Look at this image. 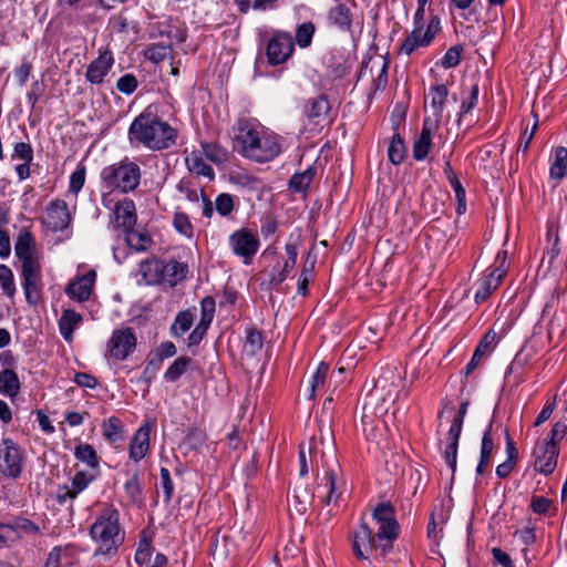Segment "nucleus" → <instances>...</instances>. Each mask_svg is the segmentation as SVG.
Wrapping results in <instances>:
<instances>
[{
    "label": "nucleus",
    "mask_w": 567,
    "mask_h": 567,
    "mask_svg": "<svg viewBox=\"0 0 567 567\" xmlns=\"http://www.w3.org/2000/svg\"><path fill=\"white\" fill-rule=\"evenodd\" d=\"M234 150L252 162L267 163L280 154V136L255 120L240 118L235 127Z\"/></svg>",
    "instance_id": "obj_1"
},
{
    "label": "nucleus",
    "mask_w": 567,
    "mask_h": 567,
    "mask_svg": "<svg viewBox=\"0 0 567 567\" xmlns=\"http://www.w3.org/2000/svg\"><path fill=\"white\" fill-rule=\"evenodd\" d=\"M127 137L132 145L157 152L173 147L178 131L147 107L133 120Z\"/></svg>",
    "instance_id": "obj_2"
},
{
    "label": "nucleus",
    "mask_w": 567,
    "mask_h": 567,
    "mask_svg": "<svg viewBox=\"0 0 567 567\" xmlns=\"http://www.w3.org/2000/svg\"><path fill=\"white\" fill-rule=\"evenodd\" d=\"M96 544V554L113 555L124 543L125 533L120 524V512L114 505H104L90 527Z\"/></svg>",
    "instance_id": "obj_3"
},
{
    "label": "nucleus",
    "mask_w": 567,
    "mask_h": 567,
    "mask_svg": "<svg viewBox=\"0 0 567 567\" xmlns=\"http://www.w3.org/2000/svg\"><path fill=\"white\" fill-rule=\"evenodd\" d=\"M101 185L111 192L121 194L135 192L142 179L141 166L128 157L105 166L100 174Z\"/></svg>",
    "instance_id": "obj_4"
},
{
    "label": "nucleus",
    "mask_w": 567,
    "mask_h": 567,
    "mask_svg": "<svg viewBox=\"0 0 567 567\" xmlns=\"http://www.w3.org/2000/svg\"><path fill=\"white\" fill-rule=\"evenodd\" d=\"M188 274L185 262L169 260L165 262L158 258H146L138 264V275L145 285H168L175 287L183 281Z\"/></svg>",
    "instance_id": "obj_5"
},
{
    "label": "nucleus",
    "mask_w": 567,
    "mask_h": 567,
    "mask_svg": "<svg viewBox=\"0 0 567 567\" xmlns=\"http://www.w3.org/2000/svg\"><path fill=\"white\" fill-rule=\"evenodd\" d=\"M321 461L324 474L318 485V498L324 506L338 505L342 493L341 467L333 454H322Z\"/></svg>",
    "instance_id": "obj_6"
},
{
    "label": "nucleus",
    "mask_w": 567,
    "mask_h": 567,
    "mask_svg": "<svg viewBox=\"0 0 567 567\" xmlns=\"http://www.w3.org/2000/svg\"><path fill=\"white\" fill-rule=\"evenodd\" d=\"M372 518L379 525L377 538L382 547L384 557L393 547V542L400 534V525L395 517V508L390 502L378 504L372 509Z\"/></svg>",
    "instance_id": "obj_7"
},
{
    "label": "nucleus",
    "mask_w": 567,
    "mask_h": 567,
    "mask_svg": "<svg viewBox=\"0 0 567 567\" xmlns=\"http://www.w3.org/2000/svg\"><path fill=\"white\" fill-rule=\"evenodd\" d=\"M228 245L231 252L248 266L252 262L259 250L260 241L256 231L240 228L230 234Z\"/></svg>",
    "instance_id": "obj_8"
},
{
    "label": "nucleus",
    "mask_w": 567,
    "mask_h": 567,
    "mask_svg": "<svg viewBox=\"0 0 567 567\" xmlns=\"http://www.w3.org/2000/svg\"><path fill=\"white\" fill-rule=\"evenodd\" d=\"M24 455L21 447L10 437L0 443V473L9 478L20 477L23 470Z\"/></svg>",
    "instance_id": "obj_9"
},
{
    "label": "nucleus",
    "mask_w": 567,
    "mask_h": 567,
    "mask_svg": "<svg viewBox=\"0 0 567 567\" xmlns=\"http://www.w3.org/2000/svg\"><path fill=\"white\" fill-rule=\"evenodd\" d=\"M507 251L501 250L497 252L495 265L489 272L486 274L480 281L475 292V301L477 303L484 302L488 297L498 288L502 279L507 272L506 267Z\"/></svg>",
    "instance_id": "obj_10"
},
{
    "label": "nucleus",
    "mask_w": 567,
    "mask_h": 567,
    "mask_svg": "<svg viewBox=\"0 0 567 567\" xmlns=\"http://www.w3.org/2000/svg\"><path fill=\"white\" fill-rule=\"evenodd\" d=\"M136 344L137 339L132 328L116 329L107 342L106 354L115 361H124L135 351Z\"/></svg>",
    "instance_id": "obj_11"
},
{
    "label": "nucleus",
    "mask_w": 567,
    "mask_h": 567,
    "mask_svg": "<svg viewBox=\"0 0 567 567\" xmlns=\"http://www.w3.org/2000/svg\"><path fill=\"white\" fill-rule=\"evenodd\" d=\"M352 550L357 558L369 560L371 553L377 551L382 556V547L372 528L361 518L360 526L353 532Z\"/></svg>",
    "instance_id": "obj_12"
},
{
    "label": "nucleus",
    "mask_w": 567,
    "mask_h": 567,
    "mask_svg": "<svg viewBox=\"0 0 567 567\" xmlns=\"http://www.w3.org/2000/svg\"><path fill=\"white\" fill-rule=\"evenodd\" d=\"M295 45L288 32L278 31L268 41L266 54L269 64L279 65L286 62L293 53Z\"/></svg>",
    "instance_id": "obj_13"
},
{
    "label": "nucleus",
    "mask_w": 567,
    "mask_h": 567,
    "mask_svg": "<svg viewBox=\"0 0 567 567\" xmlns=\"http://www.w3.org/2000/svg\"><path fill=\"white\" fill-rule=\"evenodd\" d=\"M302 112L310 125L322 127L332 123L331 105L323 94L308 99Z\"/></svg>",
    "instance_id": "obj_14"
},
{
    "label": "nucleus",
    "mask_w": 567,
    "mask_h": 567,
    "mask_svg": "<svg viewBox=\"0 0 567 567\" xmlns=\"http://www.w3.org/2000/svg\"><path fill=\"white\" fill-rule=\"evenodd\" d=\"M440 30V20L434 17L429 23L425 32L420 27L414 28L412 32L403 41L400 52L411 55L416 49L427 47Z\"/></svg>",
    "instance_id": "obj_15"
},
{
    "label": "nucleus",
    "mask_w": 567,
    "mask_h": 567,
    "mask_svg": "<svg viewBox=\"0 0 567 567\" xmlns=\"http://www.w3.org/2000/svg\"><path fill=\"white\" fill-rule=\"evenodd\" d=\"M137 221L136 206L133 199L123 197L117 200L112 209L111 225L123 231L134 228Z\"/></svg>",
    "instance_id": "obj_16"
},
{
    "label": "nucleus",
    "mask_w": 567,
    "mask_h": 567,
    "mask_svg": "<svg viewBox=\"0 0 567 567\" xmlns=\"http://www.w3.org/2000/svg\"><path fill=\"white\" fill-rule=\"evenodd\" d=\"M71 214L65 200L54 199L50 202L45 209L43 223L50 230L56 233L66 229L71 224Z\"/></svg>",
    "instance_id": "obj_17"
},
{
    "label": "nucleus",
    "mask_w": 567,
    "mask_h": 567,
    "mask_svg": "<svg viewBox=\"0 0 567 567\" xmlns=\"http://www.w3.org/2000/svg\"><path fill=\"white\" fill-rule=\"evenodd\" d=\"M22 287L28 303L34 306L39 302L42 288L41 266L21 267Z\"/></svg>",
    "instance_id": "obj_18"
},
{
    "label": "nucleus",
    "mask_w": 567,
    "mask_h": 567,
    "mask_svg": "<svg viewBox=\"0 0 567 567\" xmlns=\"http://www.w3.org/2000/svg\"><path fill=\"white\" fill-rule=\"evenodd\" d=\"M440 124L436 118H424L422 131L413 143L412 154L416 161H423L427 157L432 147L433 135L439 131Z\"/></svg>",
    "instance_id": "obj_19"
},
{
    "label": "nucleus",
    "mask_w": 567,
    "mask_h": 567,
    "mask_svg": "<svg viewBox=\"0 0 567 567\" xmlns=\"http://www.w3.org/2000/svg\"><path fill=\"white\" fill-rule=\"evenodd\" d=\"M113 64L114 58L112 52L109 50L100 51L99 56L87 65L85 72L86 81L95 85L102 84Z\"/></svg>",
    "instance_id": "obj_20"
},
{
    "label": "nucleus",
    "mask_w": 567,
    "mask_h": 567,
    "mask_svg": "<svg viewBox=\"0 0 567 567\" xmlns=\"http://www.w3.org/2000/svg\"><path fill=\"white\" fill-rule=\"evenodd\" d=\"M96 280L95 270H89L86 274L76 277L70 281L65 288V293L75 301L84 302L89 300Z\"/></svg>",
    "instance_id": "obj_21"
},
{
    "label": "nucleus",
    "mask_w": 567,
    "mask_h": 567,
    "mask_svg": "<svg viewBox=\"0 0 567 567\" xmlns=\"http://www.w3.org/2000/svg\"><path fill=\"white\" fill-rule=\"evenodd\" d=\"M94 480L95 476L93 474L83 471L76 472L72 478L71 486L63 485L58 488L55 495L56 502L63 505L66 501L76 498Z\"/></svg>",
    "instance_id": "obj_22"
},
{
    "label": "nucleus",
    "mask_w": 567,
    "mask_h": 567,
    "mask_svg": "<svg viewBox=\"0 0 567 567\" xmlns=\"http://www.w3.org/2000/svg\"><path fill=\"white\" fill-rule=\"evenodd\" d=\"M498 341H499V338L493 329H489L483 336L480 343L477 344V347L474 350L471 361L467 363V365L465 368L464 373L466 377L470 375L477 368V365L480 364V362L483 360V358L486 354L491 353L495 349Z\"/></svg>",
    "instance_id": "obj_23"
},
{
    "label": "nucleus",
    "mask_w": 567,
    "mask_h": 567,
    "mask_svg": "<svg viewBox=\"0 0 567 567\" xmlns=\"http://www.w3.org/2000/svg\"><path fill=\"white\" fill-rule=\"evenodd\" d=\"M16 256L22 262L21 267L39 265L34 240L30 233L20 234L14 246Z\"/></svg>",
    "instance_id": "obj_24"
},
{
    "label": "nucleus",
    "mask_w": 567,
    "mask_h": 567,
    "mask_svg": "<svg viewBox=\"0 0 567 567\" xmlns=\"http://www.w3.org/2000/svg\"><path fill=\"white\" fill-rule=\"evenodd\" d=\"M150 436H151V426L148 424L142 425L133 435L128 455L130 458L134 462H140L144 458L150 450Z\"/></svg>",
    "instance_id": "obj_25"
},
{
    "label": "nucleus",
    "mask_w": 567,
    "mask_h": 567,
    "mask_svg": "<svg viewBox=\"0 0 567 567\" xmlns=\"http://www.w3.org/2000/svg\"><path fill=\"white\" fill-rule=\"evenodd\" d=\"M329 23L342 32H351L353 14L344 3H338L328 11Z\"/></svg>",
    "instance_id": "obj_26"
},
{
    "label": "nucleus",
    "mask_w": 567,
    "mask_h": 567,
    "mask_svg": "<svg viewBox=\"0 0 567 567\" xmlns=\"http://www.w3.org/2000/svg\"><path fill=\"white\" fill-rule=\"evenodd\" d=\"M427 99H430L431 107L433 111L432 116H425L424 118H436L437 123H441L442 114L444 111L445 103L449 96V89L445 84L432 85L427 92Z\"/></svg>",
    "instance_id": "obj_27"
},
{
    "label": "nucleus",
    "mask_w": 567,
    "mask_h": 567,
    "mask_svg": "<svg viewBox=\"0 0 567 567\" xmlns=\"http://www.w3.org/2000/svg\"><path fill=\"white\" fill-rule=\"evenodd\" d=\"M559 447L555 444H545L543 455L537 456L535 461V470L544 475H549L557 466Z\"/></svg>",
    "instance_id": "obj_28"
},
{
    "label": "nucleus",
    "mask_w": 567,
    "mask_h": 567,
    "mask_svg": "<svg viewBox=\"0 0 567 567\" xmlns=\"http://www.w3.org/2000/svg\"><path fill=\"white\" fill-rule=\"evenodd\" d=\"M21 389V382L17 372L12 369L0 371V394L14 399Z\"/></svg>",
    "instance_id": "obj_29"
},
{
    "label": "nucleus",
    "mask_w": 567,
    "mask_h": 567,
    "mask_svg": "<svg viewBox=\"0 0 567 567\" xmlns=\"http://www.w3.org/2000/svg\"><path fill=\"white\" fill-rule=\"evenodd\" d=\"M82 321V316L72 309L63 311L59 319V329L65 341L73 340V333Z\"/></svg>",
    "instance_id": "obj_30"
},
{
    "label": "nucleus",
    "mask_w": 567,
    "mask_h": 567,
    "mask_svg": "<svg viewBox=\"0 0 567 567\" xmlns=\"http://www.w3.org/2000/svg\"><path fill=\"white\" fill-rule=\"evenodd\" d=\"M461 433L462 431L454 429H450L447 432V444L444 451V458L453 474L456 470L457 449Z\"/></svg>",
    "instance_id": "obj_31"
},
{
    "label": "nucleus",
    "mask_w": 567,
    "mask_h": 567,
    "mask_svg": "<svg viewBox=\"0 0 567 567\" xmlns=\"http://www.w3.org/2000/svg\"><path fill=\"white\" fill-rule=\"evenodd\" d=\"M550 178L560 181L567 175V148L558 146L554 151V161L549 168Z\"/></svg>",
    "instance_id": "obj_32"
},
{
    "label": "nucleus",
    "mask_w": 567,
    "mask_h": 567,
    "mask_svg": "<svg viewBox=\"0 0 567 567\" xmlns=\"http://www.w3.org/2000/svg\"><path fill=\"white\" fill-rule=\"evenodd\" d=\"M124 492L130 504L141 506L144 503L140 474L135 472L124 484Z\"/></svg>",
    "instance_id": "obj_33"
},
{
    "label": "nucleus",
    "mask_w": 567,
    "mask_h": 567,
    "mask_svg": "<svg viewBox=\"0 0 567 567\" xmlns=\"http://www.w3.org/2000/svg\"><path fill=\"white\" fill-rule=\"evenodd\" d=\"M126 244L136 251L147 250L152 244V237L146 231H138L134 228L124 231Z\"/></svg>",
    "instance_id": "obj_34"
},
{
    "label": "nucleus",
    "mask_w": 567,
    "mask_h": 567,
    "mask_svg": "<svg viewBox=\"0 0 567 567\" xmlns=\"http://www.w3.org/2000/svg\"><path fill=\"white\" fill-rule=\"evenodd\" d=\"M186 165L189 172L196 174L197 176H204L210 181H213L215 177L214 169L208 164H206L199 154L195 152L186 157Z\"/></svg>",
    "instance_id": "obj_35"
},
{
    "label": "nucleus",
    "mask_w": 567,
    "mask_h": 567,
    "mask_svg": "<svg viewBox=\"0 0 567 567\" xmlns=\"http://www.w3.org/2000/svg\"><path fill=\"white\" fill-rule=\"evenodd\" d=\"M193 360L189 357L177 358L165 371L164 379L168 382H176L190 367Z\"/></svg>",
    "instance_id": "obj_36"
},
{
    "label": "nucleus",
    "mask_w": 567,
    "mask_h": 567,
    "mask_svg": "<svg viewBox=\"0 0 567 567\" xmlns=\"http://www.w3.org/2000/svg\"><path fill=\"white\" fill-rule=\"evenodd\" d=\"M144 56L151 62L157 64L166 59L173 58V48L171 44H151L144 52Z\"/></svg>",
    "instance_id": "obj_37"
},
{
    "label": "nucleus",
    "mask_w": 567,
    "mask_h": 567,
    "mask_svg": "<svg viewBox=\"0 0 567 567\" xmlns=\"http://www.w3.org/2000/svg\"><path fill=\"white\" fill-rule=\"evenodd\" d=\"M316 172L313 168H307L301 173H296L289 181V187L295 192H306L313 181Z\"/></svg>",
    "instance_id": "obj_38"
},
{
    "label": "nucleus",
    "mask_w": 567,
    "mask_h": 567,
    "mask_svg": "<svg viewBox=\"0 0 567 567\" xmlns=\"http://www.w3.org/2000/svg\"><path fill=\"white\" fill-rule=\"evenodd\" d=\"M75 457L85 463L91 468L99 467V456L94 447L90 444H79L74 450Z\"/></svg>",
    "instance_id": "obj_39"
},
{
    "label": "nucleus",
    "mask_w": 567,
    "mask_h": 567,
    "mask_svg": "<svg viewBox=\"0 0 567 567\" xmlns=\"http://www.w3.org/2000/svg\"><path fill=\"white\" fill-rule=\"evenodd\" d=\"M388 157L394 165H399L403 162L405 157V146L400 134L393 135L388 148Z\"/></svg>",
    "instance_id": "obj_40"
},
{
    "label": "nucleus",
    "mask_w": 567,
    "mask_h": 567,
    "mask_svg": "<svg viewBox=\"0 0 567 567\" xmlns=\"http://www.w3.org/2000/svg\"><path fill=\"white\" fill-rule=\"evenodd\" d=\"M103 436L111 443L122 439V423L118 417L112 416L103 423Z\"/></svg>",
    "instance_id": "obj_41"
},
{
    "label": "nucleus",
    "mask_w": 567,
    "mask_h": 567,
    "mask_svg": "<svg viewBox=\"0 0 567 567\" xmlns=\"http://www.w3.org/2000/svg\"><path fill=\"white\" fill-rule=\"evenodd\" d=\"M203 152L205 156L215 164H223L228 159L227 151L215 143H203Z\"/></svg>",
    "instance_id": "obj_42"
},
{
    "label": "nucleus",
    "mask_w": 567,
    "mask_h": 567,
    "mask_svg": "<svg viewBox=\"0 0 567 567\" xmlns=\"http://www.w3.org/2000/svg\"><path fill=\"white\" fill-rule=\"evenodd\" d=\"M193 321H194V316L190 311L179 312L176 316L175 321L172 326V333L175 337H181L182 334H184L186 331H188L190 329V327L193 326Z\"/></svg>",
    "instance_id": "obj_43"
},
{
    "label": "nucleus",
    "mask_w": 567,
    "mask_h": 567,
    "mask_svg": "<svg viewBox=\"0 0 567 567\" xmlns=\"http://www.w3.org/2000/svg\"><path fill=\"white\" fill-rule=\"evenodd\" d=\"M567 326L565 313H555L548 323L547 334L550 340L559 339Z\"/></svg>",
    "instance_id": "obj_44"
},
{
    "label": "nucleus",
    "mask_w": 567,
    "mask_h": 567,
    "mask_svg": "<svg viewBox=\"0 0 567 567\" xmlns=\"http://www.w3.org/2000/svg\"><path fill=\"white\" fill-rule=\"evenodd\" d=\"M308 259H309V256L307 257V261L305 262L303 268L298 278L297 290H298V293L301 296L308 295V284L312 277V272H313L315 265H316L315 259L309 262H308Z\"/></svg>",
    "instance_id": "obj_45"
},
{
    "label": "nucleus",
    "mask_w": 567,
    "mask_h": 567,
    "mask_svg": "<svg viewBox=\"0 0 567 567\" xmlns=\"http://www.w3.org/2000/svg\"><path fill=\"white\" fill-rule=\"evenodd\" d=\"M0 285L4 295L13 297L16 285L12 270L7 265H0Z\"/></svg>",
    "instance_id": "obj_46"
},
{
    "label": "nucleus",
    "mask_w": 567,
    "mask_h": 567,
    "mask_svg": "<svg viewBox=\"0 0 567 567\" xmlns=\"http://www.w3.org/2000/svg\"><path fill=\"white\" fill-rule=\"evenodd\" d=\"M315 24L312 22H305L297 28L296 42L300 48H307L311 44L315 33Z\"/></svg>",
    "instance_id": "obj_47"
},
{
    "label": "nucleus",
    "mask_w": 567,
    "mask_h": 567,
    "mask_svg": "<svg viewBox=\"0 0 567 567\" xmlns=\"http://www.w3.org/2000/svg\"><path fill=\"white\" fill-rule=\"evenodd\" d=\"M328 371H329V365L327 363H324V362L319 363L316 372L311 377V382H310L311 390H310V395H309L310 399H313L316 395V392L324 385V381H326Z\"/></svg>",
    "instance_id": "obj_48"
},
{
    "label": "nucleus",
    "mask_w": 567,
    "mask_h": 567,
    "mask_svg": "<svg viewBox=\"0 0 567 567\" xmlns=\"http://www.w3.org/2000/svg\"><path fill=\"white\" fill-rule=\"evenodd\" d=\"M463 51L464 49L460 44L451 47L441 59V65L444 69H452L457 66L461 62Z\"/></svg>",
    "instance_id": "obj_49"
},
{
    "label": "nucleus",
    "mask_w": 567,
    "mask_h": 567,
    "mask_svg": "<svg viewBox=\"0 0 567 567\" xmlns=\"http://www.w3.org/2000/svg\"><path fill=\"white\" fill-rule=\"evenodd\" d=\"M86 169L85 166H79L70 177L69 192L73 195H78L83 188L85 183Z\"/></svg>",
    "instance_id": "obj_50"
},
{
    "label": "nucleus",
    "mask_w": 567,
    "mask_h": 567,
    "mask_svg": "<svg viewBox=\"0 0 567 567\" xmlns=\"http://www.w3.org/2000/svg\"><path fill=\"white\" fill-rule=\"evenodd\" d=\"M215 306V300L212 297H205L200 301L202 318L198 323L209 327L214 319Z\"/></svg>",
    "instance_id": "obj_51"
},
{
    "label": "nucleus",
    "mask_w": 567,
    "mask_h": 567,
    "mask_svg": "<svg viewBox=\"0 0 567 567\" xmlns=\"http://www.w3.org/2000/svg\"><path fill=\"white\" fill-rule=\"evenodd\" d=\"M138 86L136 76L132 73H126L121 76L116 82V89L126 95L132 94Z\"/></svg>",
    "instance_id": "obj_52"
},
{
    "label": "nucleus",
    "mask_w": 567,
    "mask_h": 567,
    "mask_svg": "<svg viewBox=\"0 0 567 567\" xmlns=\"http://www.w3.org/2000/svg\"><path fill=\"white\" fill-rule=\"evenodd\" d=\"M264 344V338L260 331L256 329L247 330L246 334V347L249 349L251 354L257 353L261 350Z\"/></svg>",
    "instance_id": "obj_53"
},
{
    "label": "nucleus",
    "mask_w": 567,
    "mask_h": 567,
    "mask_svg": "<svg viewBox=\"0 0 567 567\" xmlns=\"http://www.w3.org/2000/svg\"><path fill=\"white\" fill-rule=\"evenodd\" d=\"M216 210L220 216H228L234 209V198L230 194H219L215 200Z\"/></svg>",
    "instance_id": "obj_54"
},
{
    "label": "nucleus",
    "mask_w": 567,
    "mask_h": 567,
    "mask_svg": "<svg viewBox=\"0 0 567 567\" xmlns=\"http://www.w3.org/2000/svg\"><path fill=\"white\" fill-rule=\"evenodd\" d=\"M492 427L493 422L488 424L487 429L483 433L480 456L492 458L495 447L492 435Z\"/></svg>",
    "instance_id": "obj_55"
},
{
    "label": "nucleus",
    "mask_w": 567,
    "mask_h": 567,
    "mask_svg": "<svg viewBox=\"0 0 567 567\" xmlns=\"http://www.w3.org/2000/svg\"><path fill=\"white\" fill-rule=\"evenodd\" d=\"M478 84L476 82H473L468 87V96L466 100L463 101L461 105V112L463 114H466L471 112L477 104L478 101Z\"/></svg>",
    "instance_id": "obj_56"
},
{
    "label": "nucleus",
    "mask_w": 567,
    "mask_h": 567,
    "mask_svg": "<svg viewBox=\"0 0 567 567\" xmlns=\"http://www.w3.org/2000/svg\"><path fill=\"white\" fill-rule=\"evenodd\" d=\"M161 486L164 491V502L168 504L172 499L173 493H174V484L171 478V473L167 468L162 467L161 468Z\"/></svg>",
    "instance_id": "obj_57"
},
{
    "label": "nucleus",
    "mask_w": 567,
    "mask_h": 567,
    "mask_svg": "<svg viewBox=\"0 0 567 567\" xmlns=\"http://www.w3.org/2000/svg\"><path fill=\"white\" fill-rule=\"evenodd\" d=\"M310 504V496L307 489H303L301 494L295 493L289 503V506H293L296 512L299 514L306 513L308 505Z\"/></svg>",
    "instance_id": "obj_58"
},
{
    "label": "nucleus",
    "mask_w": 567,
    "mask_h": 567,
    "mask_svg": "<svg viewBox=\"0 0 567 567\" xmlns=\"http://www.w3.org/2000/svg\"><path fill=\"white\" fill-rule=\"evenodd\" d=\"M152 546L151 543L146 539H143L138 543L137 550L135 553V561L138 565L147 564L152 557Z\"/></svg>",
    "instance_id": "obj_59"
},
{
    "label": "nucleus",
    "mask_w": 567,
    "mask_h": 567,
    "mask_svg": "<svg viewBox=\"0 0 567 567\" xmlns=\"http://www.w3.org/2000/svg\"><path fill=\"white\" fill-rule=\"evenodd\" d=\"M12 158H20L23 162L31 163L33 159V150L29 143L19 142L14 145Z\"/></svg>",
    "instance_id": "obj_60"
},
{
    "label": "nucleus",
    "mask_w": 567,
    "mask_h": 567,
    "mask_svg": "<svg viewBox=\"0 0 567 567\" xmlns=\"http://www.w3.org/2000/svg\"><path fill=\"white\" fill-rule=\"evenodd\" d=\"M174 227L176 230L183 235L190 236L192 235V224L189 221V218L184 213H175L174 220H173Z\"/></svg>",
    "instance_id": "obj_61"
},
{
    "label": "nucleus",
    "mask_w": 567,
    "mask_h": 567,
    "mask_svg": "<svg viewBox=\"0 0 567 567\" xmlns=\"http://www.w3.org/2000/svg\"><path fill=\"white\" fill-rule=\"evenodd\" d=\"M161 359L154 358L147 361V364L142 373L143 380L150 384L155 378L157 371L161 369Z\"/></svg>",
    "instance_id": "obj_62"
},
{
    "label": "nucleus",
    "mask_w": 567,
    "mask_h": 567,
    "mask_svg": "<svg viewBox=\"0 0 567 567\" xmlns=\"http://www.w3.org/2000/svg\"><path fill=\"white\" fill-rule=\"evenodd\" d=\"M388 65L389 62L386 60H383L380 72L372 83V90L374 92L382 91L385 89L388 83Z\"/></svg>",
    "instance_id": "obj_63"
},
{
    "label": "nucleus",
    "mask_w": 567,
    "mask_h": 567,
    "mask_svg": "<svg viewBox=\"0 0 567 567\" xmlns=\"http://www.w3.org/2000/svg\"><path fill=\"white\" fill-rule=\"evenodd\" d=\"M567 433V425L564 422H556L550 431V440L546 442V444H555L558 446V442L563 440V437Z\"/></svg>",
    "instance_id": "obj_64"
}]
</instances>
